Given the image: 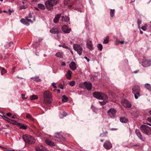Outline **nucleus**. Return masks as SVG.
<instances>
[{
  "label": "nucleus",
  "mask_w": 151,
  "mask_h": 151,
  "mask_svg": "<svg viewBox=\"0 0 151 151\" xmlns=\"http://www.w3.org/2000/svg\"><path fill=\"white\" fill-rule=\"evenodd\" d=\"M87 46L88 49L91 50L93 48V45L92 44L91 41H88L87 42Z\"/></svg>",
  "instance_id": "f3484780"
},
{
  "label": "nucleus",
  "mask_w": 151,
  "mask_h": 151,
  "mask_svg": "<svg viewBox=\"0 0 151 151\" xmlns=\"http://www.w3.org/2000/svg\"><path fill=\"white\" fill-rule=\"evenodd\" d=\"M69 66L70 69L73 70H74L76 68V65L74 62H72L70 64Z\"/></svg>",
  "instance_id": "2eb2a0df"
},
{
  "label": "nucleus",
  "mask_w": 151,
  "mask_h": 151,
  "mask_svg": "<svg viewBox=\"0 0 151 151\" xmlns=\"http://www.w3.org/2000/svg\"><path fill=\"white\" fill-rule=\"evenodd\" d=\"M140 88L139 86L137 85L133 86L132 89V93L134 94V97L137 99L140 96Z\"/></svg>",
  "instance_id": "20e7f679"
},
{
  "label": "nucleus",
  "mask_w": 151,
  "mask_h": 151,
  "mask_svg": "<svg viewBox=\"0 0 151 151\" xmlns=\"http://www.w3.org/2000/svg\"><path fill=\"white\" fill-rule=\"evenodd\" d=\"M20 128L25 129L27 128V126L26 125H23L20 126Z\"/></svg>",
  "instance_id": "a18cd8bd"
},
{
  "label": "nucleus",
  "mask_w": 151,
  "mask_h": 151,
  "mask_svg": "<svg viewBox=\"0 0 151 151\" xmlns=\"http://www.w3.org/2000/svg\"><path fill=\"white\" fill-rule=\"evenodd\" d=\"M26 117L27 118L29 119L31 121H33L34 120V119L30 115V114H27L26 116Z\"/></svg>",
  "instance_id": "4c0bfd02"
},
{
  "label": "nucleus",
  "mask_w": 151,
  "mask_h": 151,
  "mask_svg": "<svg viewBox=\"0 0 151 151\" xmlns=\"http://www.w3.org/2000/svg\"><path fill=\"white\" fill-rule=\"evenodd\" d=\"M151 65V59L147 60L144 59L142 62V65L145 67H148Z\"/></svg>",
  "instance_id": "1a4fd4ad"
},
{
  "label": "nucleus",
  "mask_w": 151,
  "mask_h": 151,
  "mask_svg": "<svg viewBox=\"0 0 151 151\" xmlns=\"http://www.w3.org/2000/svg\"><path fill=\"white\" fill-rule=\"evenodd\" d=\"M28 17V18H31L32 17L31 15L30 14V13L29 15V17Z\"/></svg>",
  "instance_id": "69168bd1"
},
{
  "label": "nucleus",
  "mask_w": 151,
  "mask_h": 151,
  "mask_svg": "<svg viewBox=\"0 0 151 151\" xmlns=\"http://www.w3.org/2000/svg\"><path fill=\"white\" fill-rule=\"evenodd\" d=\"M0 70L1 71V75H3L6 72V71L5 69L3 67H0Z\"/></svg>",
  "instance_id": "cd10ccee"
},
{
  "label": "nucleus",
  "mask_w": 151,
  "mask_h": 151,
  "mask_svg": "<svg viewBox=\"0 0 151 151\" xmlns=\"http://www.w3.org/2000/svg\"><path fill=\"white\" fill-rule=\"evenodd\" d=\"M149 113L151 115V110L149 111Z\"/></svg>",
  "instance_id": "774afa93"
},
{
  "label": "nucleus",
  "mask_w": 151,
  "mask_h": 151,
  "mask_svg": "<svg viewBox=\"0 0 151 151\" xmlns=\"http://www.w3.org/2000/svg\"><path fill=\"white\" fill-rule=\"evenodd\" d=\"M60 16L61 14H60L56 15L53 20L54 22L55 23H57L58 22Z\"/></svg>",
  "instance_id": "a211bd4d"
},
{
  "label": "nucleus",
  "mask_w": 151,
  "mask_h": 151,
  "mask_svg": "<svg viewBox=\"0 0 151 151\" xmlns=\"http://www.w3.org/2000/svg\"><path fill=\"white\" fill-rule=\"evenodd\" d=\"M140 129L143 133L148 135L151 134V129L149 127L142 125L141 126Z\"/></svg>",
  "instance_id": "39448f33"
},
{
  "label": "nucleus",
  "mask_w": 151,
  "mask_h": 151,
  "mask_svg": "<svg viewBox=\"0 0 151 151\" xmlns=\"http://www.w3.org/2000/svg\"><path fill=\"white\" fill-rule=\"evenodd\" d=\"M147 120L148 121L151 122V117H148L147 118Z\"/></svg>",
  "instance_id": "680f3d73"
},
{
  "label": "nucleus",
  "mask_w": 151,
  "mask_h": 151,
  "mask_svg": "<svg viewBox=\"0 0 151 151\" xmlns=\"http://www.w3.org/2000/svg\"><path fill=\"white\" fill-rule=\"evenodd\" d=\"M50 4L55 5L58 2V0H47Z\"/></svg>",
  "instance_id": "b1692460"
},
{
  "label": "nucleus",
  "mask_w": 151,
  "mask_h": 151,
  "mask_svg": "<svg viewBox=\"0 0 151 151\" xmlns=\"http://www.w3.org/2000/svg\"><path fill=\"white\" fill-rule=\"evenodd\" d=\"M45 142L47 144L50 146H53L55 145V144L54 142L48 139L45 140Z\"/></svg>",
  "instance_id": "4be33fe9"
},
{
  "label": "nucleus",
  "mask_w": 151,
  "mask_h": 151,
  "mask_svg": "<svg viewBox=\"0 0 151 151\" xmlns=\"http://www.w3.org/2000/svg\"><path fill=\"white\" fill-rule=\"evenodd\" d=\"M27 5H22L20 6V9H25L27 8Z\"/></svg>",
  "instance_id": "a19ab883"
},
{
  "label": "nucleus",
  "mask_w": 151,
  "mask_h": 151,
  "mask_svg": "<svg viewBox=\"0 0 151 151\" xmlns=\"http://www.w3.org/2000/svg\"><path fill=\"white\" fill-rule=\"evenodd\" d=\"M45 5L47 9L48 10H50L52 8V6L54 5L50 4L48 1H46L45 3Z\"/></svg>",
  "instance_id": "dca6fc26"
},
{
  "label": "nucleus",
  "mask_w": 151,
  "mask_h": 151,
  "mask_svg": "<svg viewBox=\"0 0 151 151\" xmlns=\"http://www.w3.org/2000/svg\"><path fill=\"white\" fill-rule=\"evenodd\" d=\"M72 0H64V4L65 6H67L70 3Z\"/></svg>",
  "instance_id": "58836bf2"
},
{
  "label": "nucleus",
  "mask_w": 151,
  "mask_h": 151,
  "mask_svg": "<svg viewBox=\"0 0 151 151\" xmlns=\"http://www.w3.org/2000/svg\"><path fill=\"white\" fill-rule=\"evenodd\" d=\"M119 42L122 44H123L124 43V41H122Z\"/></svg>",
  "instance_id": "e2e57ef3"
},
{
  "label": "nucleus",
  "mask_w": 151,
  "mask_h": 151,
  "mask_svg": "<svg viewBox=\"0 0 151 151\" xmlns=\"http://www.w3.org/2000/svg\"><path fill=\"white\" fill-rule=\"evenodd\" d=\"M73 48L77 52V53L79 55H81V54L83 49L80 45L77 44L74 45Z\"/></svg>",
  "instance_id": "0eeeda50"
},
{
  "label": "nucleus",
  "mask_w": 151,
  "mask_h": 151,
  "mask_svg": "<svg viewBox=\"0 0 151 151\" xmlns=\"http://www.w3.org/2000/svg\"><path fill=\"white\" fill-rule=\"evenodd\" d=\"M54 137L55 138L59 139H61L63 137L62 135L60 133L58 132L55 133Z\"/></svg>",
  "instance_id": "6ab92c4d"
},
{
  "label": "nucleus",
  "mask_w": 151,
  "mask_h": 151,
  "mask_svg": "<svg viewBox=\"0 0 151 151\" xmlns=\"http://www.w3.org/2000/svg\"><path fill=\"white\" fill-rule=\"evenodd\" d=\"M55 56L57 57L62 58L63 57V54L62 52H58L56 53Z\"/></svg>",
  "instance_id": "bb28decb"
},
{
  "label": "nucleus",
  "mask_w": 151,
  "mask_h": 151,
  "mask_svg": "<svg viewBox=\"0 0 151 151\" xmlns=\"http://www.w3.org/2000/svg\"><path fill=\"white\" fill-rule=\"evenodd\" d=\"M83 84L85 87L88 91H89L91 90L92 84L91 83L85 81L83 82Z\"/></svg>",
  "instance_id": "9b49d317"
},
{
  "label": "nucleus",
  "mask_w": 151,
  "mask_h": 151,
  "mask_svg": "<svg viewBox=\"0 0 151 151\" xmlns=\"http://www.w3.org/2000/svg\"><path fill=\"white\" fill-rule=\"evenodd\" d=\"M38 98L37 96L34 95L30 96V99L31 100H34L37 99Z\"/></svg>",
  "instance_id": "72a5a7b5"
},
{
  "label": "nucleus",
  "mask_w": 151,
  "mask_h": 151,
  "mask_svg": "<svg viewBox=\"0 0 151 151\" xmlns=\"http://www.w3.org/2000/svg\"><path fill=\"white\" fill-rule=\"evenodd\" d=\"M3 118L5 120L8 122H11V121H13L15 122H16L14 121H12V120L10 119L9 118H8L6 117L5 116H4L3 115Z\"/></svg>",
  "instance_id": "2f4dec72"
},
{
  "label": "nucleus",
  "mask_w": 151,
  "mask_h": 151,
  "mask_svg": "<svg viewBox=\"0 0 151 151\" xmlns=\"http://www.w3.org/2000/svg\"><path fill=\"white\" fill-rule=\"evenodd\" d=\"M116 112V110L114 109L111 108L108 111V113L111 118H114Z\"/></svg>",
  "instance_id": "9d476101"
},
{
  "label": "nucleus",
  "mask_w": 151,
  "mask_h": 151,
  "mask_svg": "<svg viewBox=\"0 0 151 151\" xmlns=\"http://www.w3.org/2000/svg\"><path fill=\"white\" fill-rule=\"evenodd\" d=\"M35 149L37 151H42L41 149L39 147H37L35 148Z\"/></svg>",
  "instance_id": "de8ad7c7"
},
{
  "label": "nucleus",
  "mask_w": 151,
  "mask_h": 151,
  "mask_svg": "<svg viewBox=\"0 0 151 151\" xmlns=\"http://www.w3.org/2000/svg\"><path fill=\"white\" fill-rule=\"evenodd\" d=\"M13 44V42H8L6 45L5 46V47L6 49H8L9 47H10L11 45Z\"/></svg>",
  "instance_id": "a878e982"
},
{
  "label": "nucleus",
  "mask_w": 151,
  "mask_h": 151,
  "mask_svg": "<svg viewBox=\"0 0 151 151\" xmlns=\"http://www.w3.org/2000/svg\"><path fill=\"white\" fill-rule=\"evenodd\" d=\"M13 11H12L10 9H9V15H11V13L12 12H13Z\"/></svg>",
  "instance_id": "603ef678"
},
{
  "label": "nucleus",
  "mask_w": 151,
  "mask_h": 151,
  "mask_svg": "<svg viewBox=\"0 0 151 151\" xmlns=\"http://www.w3.org/2000/svg\"><path fill=\"white\" fill-rule=\"evenodd\" d=\"M77 9L78 10V11H79L80 12H82V11L81 10V9H78V8Z\"/></svg>",
  "instance_id": "338daca9"
},
{
  "label": "nucleus",
  "mask_w": 151,
  "mask_h": 151,
  "mask_svg": "<svg viewBox=\"0 0 151 151\" xmlns=\"http://www.w3.org/2000/svg\"><path fill=\"white\" fill-rule=\"evenodd\" d=\"M121 103L122 105L126 108H129L132 107V104L131 103L126 99H122Z\"/></svg>",
  "instance_id": "423d86ee"
},
{
  "label": "nucleus",
  "mask_w": 151,
  "mask_h": 151,
  "mask_svg": "<svg viewBox=\"0 0 151 151\" xmlns=\"http://www.w3.org/2000/svg\"><path fill=\"white\" fill-rule=\"evenodd\" d=\"M22 138L25 143L29 144L34 143L35 139L32 136L28 134H25L22 136Z\"/></svg>",
  "instance_id": "7ed1b4c3"
},
{
  "label": "nucleus",
  "mask_w": 151,
  "mask_h": 151,
  "mask_svg": "<svg viewBox=\"0 0 151 151\" xmlns=\"http://www.w3.org/2000/svg\"><path fill=\"white\" fill-rule=\"evenodd\" d=\"M66 115H67V114L65 112H64L63 113V116L65 117V116H66Z\"/></svg>",
  "instance_id": "4d7b16f0"
},
{
  "label": "nucleus",
  "mask_w": 151,
  "mask_h": 151,
  "mask_svg": "<svg viewBox=\"0 0 151 151\" xmlns=\"http://www.w3.org/2000/svg\"><path fill=\"white\" fill-rule=\"evenodd\" d=\"M26 18L27 19V22H28V23L29 22H30L31 23H33V21L31 19H28V17H26Z\"/></svg>",
  "instance_id": "c03bdc74"
},
{
  "label": "nucleus",
  "mask_w": 151,
  "mask_h": 151,
  "mask_svg": "<svg viewBox=\"0 0 151 151\" xmlns=\"http://www.w3.org/2000/svg\"><path fill=\"white\" fill-rule=\"evenodd\" d=\"M114 9H111L110 10V15L111 17H113L114 15Z\"/></svg>",
  "instance_id": "c9c22d12"
},
{
  "label": "nucleus",
  "mask_w": 151,
  "mask_h": 151,
  "mask_svg": "<svg viewBox=\"0 0 151 151\" xmlns=\"http://www.w3.org/2000/svg\"><path fill=\"white\" fill-rule=\"evenodd\" d=\"M62 100L63 102H65L68 101V98L67 97L63 95L62 96Z\"/></svg>",
  "instance_id": "c756f323"
},
{
  "label": "nucleus",
  "mask_w": 151,
  "mask_h": 151,
  "mask_svg": "<svg viewBox=\"0 0 151 151\" xmlns=\"http://www.w3.org/2000/svg\"><path fill=\"white\" fill-rule=\"evenodd\" d=\"M25 95L24 94H22V97L23 99H26V98L25 97Z\"/></svg>",
  "instance_id": "09e8293b"
},
{
  "label": "nucleus",
  "mask_w": 151,
  "mask_h": 151,
  "mask_svg": "<svg viewBox=\"0 0 151 151\" xmlns=\"http://www.w3.org/2000/svg\"><path fill=\"white\" fill-rule=\"evenodd\" d=\"M62 31L66 33H68L71 31L70 28H68L66 25H64L62 27Z\"/></svg>",
  "instance_id": "ddd939ff"
},
{
  "label": "nucleus",
  "mask_w": 151,
  "mask_h": 151,
  "mask_svg": "<svg viewBox=\"0 0 151 151\" xmlns=\"http://www.w3.org/2000/svg\"><path fill=\"white\" fill-rule=\"evenodd\" d=\"M104 147L106 150H109L112 147V145L109 141H106L103 145Z\"/></svg>",
  "instance_id": "f8f14e48"
},
{
  "label": "nucleus",
  "mask_w": 151,
  "mask_h": 151,
  "mask_svg": "<svg viewBox=\"0 0 151 151\" xmlns=\"http://www.w3.org/2000/svg\"><path fill=\"white\" fill-rule=\"evenodd\" d=\"M50 32L51 33L57 34V37L59 38V34L60 33L59 29L58 27H53L50 30Z\"/></svg>",
  "instance_id": "6e6552de"
},
{
  "label": "nucleus",
  "mask_w": 151,
  "mask_h": 151,
  "mask_svg": "<svg viewBox=\"0 0 151 151\" xmlns=\"http://www.w3.org/2000/svg\"><path fill=\"white\" fill-rule=\"evenodd\" d=\"M60 88L63 89L64 88V86L63 85H62L60 87Z\"/></svg>",
  "instance_id": "bf43d9fd"
},
{
  "label": "nucleus",
  "mask_w": 151,
  "mask_h": 151,
  "mask_svg": "<svg viewBox=\"0 0 151 151\" xmlns=\"http://www.w3.org/2000/svg\"><path fill=\"white\" fill-rule=\"evenodd\" d=\"M142 21L139 19H137V23L138 25V26L139 27L140 25L141 24Z\"/></svg>",
  "instance_id": "37998d69"
},
{
  "label": "nucleus",
  "mask_w": 151,
  "mask_h": 151,
  "mask_svg": "<svg viewBox=\"0 0 151 151\" xmlns=\"http://www.w3.org/2000/svg\"><path fill=\"white\" fill-rule=\"evenodd\" d=\"M75 82L74 81H70L69 83V85L71 86H74L75 85Z\"/></svg>",
  "instance_id": "ea45409f"
},
{
  "label": "nucleus",
  "mask_w": 151,
  "mask_h": 151,
  "mask_svg": "<svg viewBox=\"0 0 151 151\" xmlns=\"http://www.w3.org/2000/svg\"><path fill=\"white\" fill-rule=\"evenodd\" d=\"M120 122L122 123H126L128 121V119L126 117H121L120 118Z\"/></svg>",
  "instance_id": "aec40b11"
},
{
  "label": "nucleus",
  "mask_w": 151,
  "mask_h": 151,
  "mask_svg": "<svg viewBox=\"0 0 151 151\" xmlns=\"http://www.w3.org/2000/svg\"><path fill=\"white\" fill-rule=\"evenodd\" d=\"M52 85L53 87H55V83H52Z\"/></svg>",
  "instance_id": "0e129e2a"
},
{
  "label": "nucleus",
  "mask_w": 151,
  "mask_h": 151,
  "mask_svg": "<svg viewBox=\"0 0 151 151\" xmlns=\"http://www.w3.org/2000/svg\"><path fill=\"white\" fill-rule=\"evenodd\" d=\"M145 86L146 88L151 91V86L150 84L146 83L145 84Z\"/></svg>",
  "instance_id": "473e14b6"
},
{
  "label": "nucleus",
  "mask_w": 151,
  "mask_h": 151,
  "mask_svg": "<svg viewBox=\"0 0 151 151\" xmlns=\"http://www.w3.org/2000/svg\"><path fill=\"white\" fill-rule=\"evenodd\" d=\"M71 74L72 72L70 70H68L66 75V78L68 79H70L71 77Z\"/></svg>",
  "instance_id": "412c9836"
},
{
  "label": "nucleus",
  "mask_w": 151,
  "mask_h": 151,
  "mask_svg": "<svg viewBox=\"0 0 151 151\" xmlns=\"http://www.w3.org/2000/svg\"><path fill=\"white\" fill-rule=\"evenodd\" d=\"M66 64L64 62H62L61 63V65L62 66H65V65Z\"/></svg>",
  "instance_id": "13d9d810"
},
{
  "label": "nucleus",
  "mask_w": 151,
  "mask_h": 151,
  "mask_svg": "<svg viewBox=\"0 0 151 151\" xmlns=\"http://www.w3.org/2000/svg\"><path fill=\"white\" fill-rule=\"evenodd\" d=\"M97 47L99 50L100 51L102 50L103 48V46L100 43L98 44Z\"/></svg>",
  "instance_id": "e433bc0d"
},
{
  "label": "nucleus",
  "mask_w": 151,
  "mask_h": 151,
  "mask_svg": "<svg viewBox=\"0 0 151 151\" xmlns=\"http://www.w3.org/2000/svg\"><path fill=\"white\" fill-rule=\"evenodd\" d=\"M12 118L14 119H16L17 118V116L16 115H14L13 116H12Z\"/></svg>",
  "instance_id": "6e6d98bb"
},
{
  "label": "nucleus",
  "mask_w": 151,
  "mask_h": 151,
  "mask_svg": "<svg viewBox=\"0 0 151 151\" xmlns=\"http://www.w3.org/2000/svg\"><path fill=\"white\" fill-rule=\"evenodd\" d=\"M84 58L87 60L88 62L90 61L89 59L87 57L85 56L84 57Z\"/></svg>",
  "instance_id": "5fc2aeb1"
},
{
  "label": "nucleus",
  "mask_w": 151,
  "mask_h": 151,
  "mask_svg": "<svg viewBox=\"0 0 151 151\" xmlns=\"http://www.w3.org/2000/svg\"><path fill=\"white\" fill-rule=\"evenodd\" d=\"M31 79H35V81L36 82H39L41 81V80L39 78V76H35L31 78Z\"/></svg>",
  "instance_id": "393cba45"
},
{
  "label": "nucleus",
  "mask_w": 151,
  "mask_h": 151,
  "mask_svg": "<svg viewBox=\"0 0 151 151\" xmlns=\"http://www.w3.org/2000/svg\"><path fill=\"white\" fill-rule=\"evenodd\" d=\"M147 25L146 24H145L144 26H142L141 28L144 31H145L146 29V27H147Z\"/></svg>",
  "instance_id": "79ce46f5"
},
{
  "label": "nucleus",
  "mask_w": 151,
  "mask_h": 151,
  "mask_svg": "<svg viewBox=\"0 0 151 151\" xmlns=\"http://www.w3.org/2000/svg\"><path fill=\"white\" fill-rule=\"evenodd\" d=\"M61 18H62V22L64 21L65 22H68L69 20V18L68 17L62 16Z\"/></svg>",
  "instance_id": "c85d7f7f"
},
{
  "label": "nucleus",
  "mask_w": 151,
  "mask_h": 151,
  "mask_svg": "<svg viewBox=\"0 0 151 151\" xmlns=\"http://www.w3.org/2000/svg\"><path fill=\"white\" fill-rule=\"evenodd\" d=\"M6 116H7L10 117L12 115V114L10 113H7L6 114Z\"/></svg>",
  "instance_id": "8fccbe9b"
},
{
  "label": "nucleus",
  "mask_w": 151,
  "mask_h": 151,
  "mask_svg": "<svg viewBox=\"0 0 151 151\" xmlns=\"http://www.w3.org/2000/svg\"><path fill=\"white\" fill-rule=\"evenodd\" d=\"M44 101L45 103L50 104L52 101V93L48 91H45L43 93Z\"/></svg>",
  "instance_id": "f03ea898"
},
{
  "label": "nucleus",
  "mask_w": 151,
  "mask_h": 151,
  "mask_svg": "<svg viewBox=\"0 0 151 151\" xmlns=\"http://www.w3.org/2000/svg\"><path fill=\"white\" fill-rule=\"evenodd\" d=\"M21 22L23 24L26 25V26H28L29 24L27 22V19H22L20 20Z\"/></svg>",
  "instance_id": "5701e85b"
},
{
  "label": "nucleus",
  "mask_w": 151,
  "mask_h": 151,
  "mask_svg": "<svg viewBox=\"0 0 151 151\" xmlns=\"http://www.w3.org/2000/svg\"><path fill=\"white\" fill-rule=\"evenodd\" d=\"M38 7L40 9H45V5L41 4H38Z\"/></svg>",
  "instance_id": "7c9ffc66"
},
{
  "label": "nucleus",
  "mask_w": 151,
  "mask_h": 151,
  "mask_svg": "<svg viewBox=\"0 0 151 151\" xmlns=\"http://www.w3.org/2000/svg\"><path fill=\"white\" fill-rule=\"evenodd\" d=\"M135 133L138 137L141 140L144 141L143 138L142 137L140 131L137 129H136L135 130Z\"/></svg>",
  "instance_id": "4468645a"
},
{
  "label": "nucleus",
  "mask_w": 151,
  "mask_h": 151,
  "mask_svg": "<svg viewBox=\"0 0 151 151\" xmlns=\"http://www.w3.org/2000/svg\"><path fill=\"white\" fill-rule=\"evenodd\" d=\"M55 90H57V92L58 93H59L60 92V90L59 89H57V90H56V89H55L54 91Z\"/></svg>",
  "instance_id": "052dcab7"
},
{
  "label": "nucleus",
  "mask_w": 151,
  "mask_h": 151,
  "mask_svg": "<svg viewBox=\"0 0 151 151\" xmlns=\"http://www.w3.org/2000/svg\"><path fill=\"white\" fill-rule=\"evenodd\" d=\"M62 47L66 49H68L69 48V47H68L65 46V45H63Z\"/></svg>",
  "instance_id": "3c124183"
},
{
  "label": "nucleus",
  "mask_w": 151,
  "mask_h": 151,
  "mask_svg": "<svg viewBox=\"0 0 151 151\" xmlns=\"http://www.w3.org/2000/svg\"><path fill=\"white\" fill-rule=\"evenodd\" d=\"M79 87L81 88H84V87L85 86H84L83 82L82 83L79 84Z\"/></svg>",
  "instance_id": "49530a36"
},
{
  "label": "nucleus",
  "mask_w": 151,
  "mask_h": 151,
  "mask_svg": "<svg viewBox=\"0 0 151 151\" xmlns=\"http://www.w3.org/2000/svg\"><path fill=\"white\" fill-rule=\"evenodd\" d=\"M109 37L107 36L104 39L103 43L105 44H106L109 42Z\"/></svg>",
  "instance_id": "f704fd0d"
},
{
  "label": "nucleus",
  "mask_w": 151,
  "mask_h": 151,
  "mask_svg": "<svg viewBox=\"0 0 151 151\" xmlns=\"http://www.w3.org/2000/svg\"><path fill=\"white\" fill-rule=\"evenodd\" d=\"M93 96L95 98L99 99L104 100L102 102L99 101L100 104L103 105L105 104L107 102L106 101H104L107 99L108 97L105 94L99 92H96L93 93Z\"/></svg>",
  "instance_id": "f257e3e1"
},
{
  "label": "nucleus",
  "mask_w": 151,
  "mask_h": 151,
  "mask_svg": "<svg viewBox=\"0 0 151 151\" xmlns=\"http://www.w3.org/2000/svg\"><path fill=\"white\" fill-rule=\"evenodd\" d=\"M22 1V2L23 4H24L26 3V0H21Z\"/></svg>",
  "instance_id": "864d4df0"
}]
</instances>
